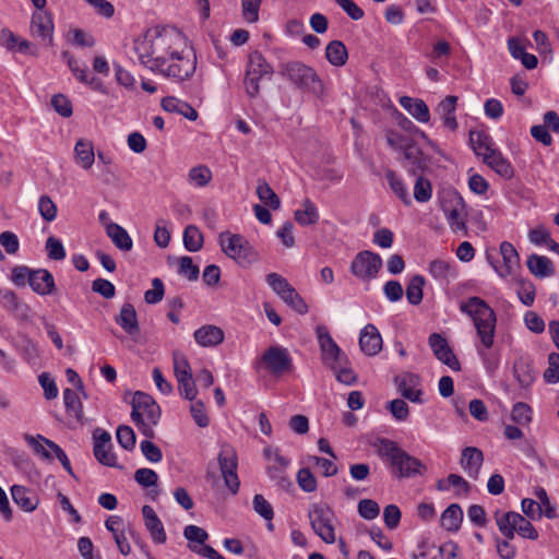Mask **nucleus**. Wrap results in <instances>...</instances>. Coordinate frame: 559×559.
Instances as JSON below:
<instances>
[{
  "mask_svg": "<svg viewBox=\"0 0 559 559\" xmlns=\"http://www.w3.org/2000/svg\"><path fill=\"white\" fill-rule=\"evenodd\" d=\"M132 51L141 66L175 82L190 80L197 70L195 51L176 28L146 31Z\"/></svg>",
  "mask_w": 559,
  "mask_h": 559,
  "instance_id": "nucleus-1",
  "label": "nucleus"
},
{
  "mask_svg": "<svg viewBox=\"0 0 559 559\" xmlns=\"http://www.w3.org/2000/svg\"><path fill=\"white\" fill-rule=\"evenodd\" d=\"M460 310L471 317L480 346H477V353L481 358L486 371L493 376L497 371L500 357L498 354L489 353L495 343L497 314L495 310L480 297L473 296L462 301Z\"/></svg>",
  "mask_w": 559,
  "mask_h": 559,
  "instance_id": "nucleus-2",
  "label": "nucleus"
},
{
  "mask_svg": "<svg viewBox=\"0 0 559 559\" xmlns=\"http://www.w3.org/2000/svg\"><path fill=\"white\" fill-rule=\"evenodd\" d=\"M379 455L389 461L392 475L399 479L421 476L427 471L420 460L408 454L395 441L389 439L380 440Z\"/></svg>",
  "mask_w": 559,
  "mask_h": 559,
  "instance_id": "nucleus-3",
  "label": "nucleus"
},
{
  "mask_svg": "<svg viewBox=\"0 0 559 559\" xmlns=\"http://www.w3.org/2000/svg\"><path fill=\"white\" fill-rule=\"evenodd\" d=\"M280 75L296 88L312 94L319 99L324 97V84L316 70L301 61H287L280 66Z\"/></svg>",
  "mask_w": 559,
  "mask_h": 559,
  "instance_id": "nucleus-4",
  "label": "nucleus"
},
{
  "mask_svg": "<svg viewBox=\"0 0 559 559\" xmlns=\"http://www.w3.org/2000/svg\"><path fill=\"white\" fill-rule=\"evenodd\" d=\"M495 520L500 533L508 539H513L515 533L522 538L531 540L538 538V532L532 525L531 520L518 512H501L497 510L495 512Z\"/></svg>",
  "mask_w": 559,
  "mask_h": 559,
  "instance_id": "nucleus-5",
  "label": "nucleus"
},
{
  "mask_svg": "<svg viewBox=\"0 0 559 559\" xmlns=\"http://www.w3.org/2000/svg\"><path fill=\"white\" fill-rule=\"evenodd\" d=\"M219 245L223 252L242 267H248L259 260L257 250L239 234L222 233Z\"/></svg>",
  "mask_w": 559,
  "mask_h": 559,
  "instance_id": "nucleus-6",
  "label": "nucleus"
},
{
  "mask_svg": "<svg viewBox=\"0 0 559 559\" xmlns=\"http://www.w3.org/2000/svg\"><path fill=\"white\" fill-rule=\"evenodd\" d=\"M333 510L325 503H312L308 509V519L313 533L326 544H334L335 527Z\"/></svg>",
  "mask_w": 559,
  "mask_h": 559,
  "instance_id": "nucleus-7",
  "label": "nucleus"
},
{
  "mask_svg": "<svg viewBox=\"0 0 559 559\" xmlns=\"http://www.w3.org/2000/svg\"><path fill=\"white\" fill-rule=\"evenodd\" d=\"M255 368H263L274 377H282L294 370L293 358L286 347H267L255 361Z\"/></svg>",
  "mask_w": 559,
  "mask_h": 559,
  "instance_id": "nucleus-8",
  "label": "nucleus"
},
{
  "mask_svg": "<svg viewBox=\"0 0 559 559\" xmlns=\"http://www.w3.org/2000/svg\"><path fill=\"white\" fill-rule=\"evenodd\" d=\"M274 70L266 61L265 57L258 50L252 51L248 57L243 85L246 93L250 98H255L260 94V80L264 76H271Z\"/></svg>",
  "mask_w": 559,
  "mask_h": 559,
  "instance_id": "nucleus-9",
  "label": "nucleus"
},
{
  "mask_svg": "<svg viewBox=\"0 0 559 559\" xmlns=\"http://www.w3.org/2000/svg\"><path fill=\"white\" fill-rule=\"evenodd\" d=\"M221 475L229 492L235 496L240 488V480L237 474L238 456L235 449L229 444H223L217 455Z\"/></svg>",
  "mask_w": 559,
  "mask_h": 559,
  "instance_id": "nucleus-10",
  "label": "nucleus"
},
{
  "mask_svg": "<svg viewBox=\"0 0 559 559\" xmlns=\"http://www.w3.org/2000/svg\"><path fill=\"white\" fill-rule=\"evenodd\" d=\"M318 343L321 350L322 361L332 370L347 364V356L332 338L325 325H318L316 329Z\"/></svg>",
  "mask_w": 559,
  "mask_h": 559,
  "instance_id": "nucleus-11",
  "label": "nucleus"
},
{
  "mask_svg": "<svg viewBox=\"0 0 559 559\" xmlns=\"http://www.w3.org/2000/svg\"><path fill=\"white\" fill-rule=\"evenodd\" d=\"M382 269V259L369 250L358 252L350 263V273L361 281L376 278Z\"/></svg>",
  "mask_w": 559,
  "mask_h": 559,
  "instance_id": "nucleus-12",
  "label": "nucleus"
},
{
  "mask_svg": "<svg viewBox=\"0 0 559 559\" xmlns=\"http://www.w3.org/2000/svg\"><path fill=\"white\" fill-rule=\"evenodd\" d=\"M442 210L452 231L466 235V205L463 198L457 193L450 194L442 202Z\"/></svg>",
  "mask_w": 559,
  "mask_h": 559,
  "instance_id": "nucleus-13",
  "label": "nucleus"
},
{
  "mask_svg": "<svg viewBox=\"0 0 559 559\" xmlns=\"http://www.w3.org/2000/svg\"><path fill=\"white\" fill-rule=\"evenodd\" d=\"M132 419H145L157 424L160 418V408L153 397L144 392L136 391L132 399Z\"/></svg>",
  "mask_w": 559,
  "mask_h": 559,
  "instance_id": "nucleus-14",
  "label": "nucleus"
},
{
  "mask_svg": "<svg viewBox=\"0 0 559 559\" xmlns=\"http://www.w3.org/2000/svg\"><path fill=\"white\" fill-rule=\"evenodd\" d=\"M94 448L93 453L95 459L105 466L116 467L117 457L112 452L111 437L110 435L100 429L96 428L93 432Z\"/></svg>",
  "mask_w": 559,
  "mask_h": 559,
  "instance_id": "nucleus-15",
  "label": "nucleus"
},
{
  "mask_svg": "<svg viewBox=\"0 0 559 559\" xmlns=\"http://www.w3.org/2000/svg\"><path fill=\"white\" fill-rule=\"evenodd\" d=\"M31 35L39 38L45 46H51L53 41V21L48 11H35L32 14Z\"/></svg>",
  "mask_w": 559,
  "mask_h": 559,
  "instance_id": "nucleus-16",
  "label": "nucleus"
},
{
  "mask_svg": "<svg viewBox=\"0 0 559 559\" xmlns=\"http://www.w3.org/2000/svg\"><path fill=\"white\" fill-rule=\"evenodd\" d=\"M428 343L437 359L447 365L453 371L461 370V364L449 346L445 337L439 333H432L428 338Z\"/></svg>",
  "mask_w": 559,
  "mask_h": 559,
  "instance_id": "nucleus-17",
  "label": "nucleus"
},
{
  "mask_svg": "<svg viewBox=\"0 0 559 559\" xmlns=\"http://www.w3.org/2000/svg\"><path fill=\"white\" fill-rule=\"evenodd\" d=\"M402 155V165L412 176L423 174L428 167V157L424 155L421 148L415 141L405 147Z\"/></svg>",
  "mask_w": 559,
  "mask_h": 559,
  "instance_id": "nucleus-18",
  "label": "nucleus"
},
{
  "mask_svg": "<svg viewBox=\"0 0 559 559\" xmlns=\"http://www.w3.org/2000/svg\"><path fill=\"white\" fill-rule=\"evenodd\" d=\"M500 254L503 262L499 265V269H497V274L502 278H507L513 275L520 267V255L514 246L508 241L500 243Z\"/></svg>",
  "mask_w": 559,
  "mask_h": 559,
  "instance_id": "nucleus-19",
  "label": "nucleus"
},
{
  "mask_svg": "<svg viewBox=\"0 0 559 559\" xmlns=\"http://www.w3.org/2000/svg\"><path fill=\"white\" fill-rule=\"evenodd\" d=\"M28 285L36 294L40 296H48L56 290L55 278L52 274L46 269L33 270Z\"/></svg>",
  "mask_w": 559,
  "mask_h": 559,
  "instance_id": "nucleus-20",
  "label": "nucleus"
},
{
  "mask_svg": "<svg viewBox=\"0 0 559 559\" xmlns=\"http://www.w3.org/2000/svg\"><path fill=\"white\" fill-rule=\"evenodd\" d=\"M142 515L144 519V525L148 531L151 538L156 544H164L167 539V535L164 525L156 512L151 506H143Z\"/></svg>",
  "mask_w": 559,
  "mask_h": 559,
  "instance_id": "nucleus-21",
  "label": "nucleus"
},
{
  "mask_svg": "<svg viewBox=\"0 0 559 559\" xmlns=\"http://www.w3.org/2000/svg\"><path fill=\"white\" fill-rule=\"evenodd\" d=\"M484 462L483 451L476 447H466L462 451L460 464L467 475L477 479Z\"/></svg>",
  "mask_w": 559,
  "mask_h": 559,
  "instance_id": "nucleus-22",
  "label": "nucleus"
},
{
  "mask_svg": "<svg viewBox=\"0 0 559 559\" xmlns=\"http://www.w3.org/2000/svg\"><path fill=\"white\" fill-rule=\"evenodd\" d=\"M359 346L362 353L374 356L382 349V337L373 324H367L360 332Z\"/></svg>",
  "mask_w": 559,
  "mask_h": 559,
  "instance_id": "nucleus-23",
  "label": "nucleus"
},
{
  "mask_svg": "<svg viewBox=\"0 0 559 559\" xmlns=\"http://www.w3.org/2000/svg\"><path fill=\"white\" fill-rule=\"evenodd\" d=\"M10 491L14 503L24 512H33L37 509L39 499L33 490L21 485H13Z\"/></svg>",
  "mask_w": 559,
  "mask_h": 559,
  "instance_id": "nucleus-24",
  "label": "nucleus"
},
{
  "mask_svg": "<svg viewBox=\"0 0 559 559\" xmlns=\"http://www.w3.org/2000/svg\"><path fill=\"white\" fill-rule=\"evenodd\" d=\"M116 323L129 335L133 336L140 332L138 314L132 304L122 305L119 314L115 319Z\"/></svg>",
  "mask_w": 559,
  "mask_h": 559,
  "instance_id": "nucleus-25",
  "label": "nucleus"
},
{
  "mask_svg": "<svg viewBox=\"0 0 559 559\" xmlns=\"http://www.w3.org/2000/svg\"><path fill=\"white\" fill-rule=\"evenodd\" d=\"M194 340L202 347H214L223 343L224 331L212 324H206L194 331Z\"/></svg>",
  "mask_w": 559,
  "mask_h": 559,
  "instance_id": "nucleus-26",
  "label": "nucleus"
},
{
  "mask_svg": "<svg viewBox=\"0 0 559 559\" xmlns=\"http://www.w3.org/2000/svg\"><path fill=\"white\" fill-rule=\"evenodd\" d=\"M457 97L454 95L447 96L438 105L437 112L440 115L443 126L451 131L457 129V121L455 118Z\"/></svg>",
  "mask_w": 559,
  "mask_h": 559,
  "instance_id": "nucleus-27",
  "label": "nucleus"
},
{
  "mask_svg": "<svg viewBox=\"0 0 559 559\" xmlns=\"http://www.w3.org/2000/svg\"><path fill=\"white\" fill-rule=\"evenodd\" d=\"M160 105L164 110L177 112L191 121L198 119V111L190 104L174 96L164 97Z\"/></svg>",
  "mask_w": 559,
  "mask_h": 559,
  "instance_id": "nucleus-28",
  "label": "nucleus"
},
{
  "mask_svg": "<svg viewBox=\"0 0 559 559\" xmlns=\"http://www.w3.org/2000/svg\"><path fill=\"white\" fill-rule=\"evenodd\" d=\"M484 163L504 179H511L514 175L511 163L498 150L485 156Z\"/></svg>",
  "mask_w": 559,
  "mask_h": 559,
  "instance_id": "nucleus-29",
  "label": "nucleus"
},
{
  "mask_svg": "<svg viewBox=\"0 0 559 559\" xmlns=\"http://www.w3.org/2000/svg\"><path fill=\"white\" fill-rule=\"evenodd\" d=\"M526 265L530 272L538 278L548 277L555 273L552 262L545 255L531 254L527 258Z\"/></svg>",
  "mask_w": 559,
  "mask_h": 559,
  "instance_id": "nucleus-30",
  "label": "nucleus"
},
{
  "mask_svg": "<svg viewBox=\"0 0 559 559\" xmlns=\"http://www.w3.org/2000/svg\"><path fill=\"white\" fill-rule=\"evenodd\" d=\"M106 234L111 239L114 245L121 251H130L133 247V241L128 231L117 223L106 224Z\"/></svg>",
  "mask_w": 559,
  "mask_h": 559,
  "instance_id": "nucleus-31",
  "label": "nucleus"
},
{
  "mask_svg": "<svg viewBox=\"0 0 559 559\" xmlns=\"http://www.w3.org/2000/svg\"><path fill=\"white\" fill-rule=\"evenodd\" d=\"M63 402L67 409V413L70 416H73L75 420L80 424L85 423L84 413H83V405L80 400V396L78 392H75L72 389H64L63 390Z\"/></svg>",
  "mask_w": 559,
  "mask_h": 559,
  "instance_id": "nucleus-32",
  "label": "nucleus"
},
{
  "mask_svg": "<svg viewBox=\"0 0 559 559\" xmlns=\"http://www.w3.org/2000/svg\"><path fill=\"white\" fill-rule=\"evenodd\" d=\"M469 142L474 153L485 160V156L491 155L496 148L492 147L491 139L483 131H472L469 133Z\"/></svg>",
  "mask_w": 559,
  "mask_h": 559,
  "instance_id": "nucleus-33",
  "label": "nucleus"
},
{
  "mask_svg": "<svg viewBox=\"0 0 559 559\" xmlns=\"http://www.w3.org/2000/svg\"><path fill=\"white\" fill-rule=\"evenodd\" d=\"M462 520V508L456 503H452L442 512L440 525L449 532H456L461 526Z\"/></svg>",
  "mask_w": 559,
  "mask_h": 559,
  "instance_id": "nucleus-34",
  "label": "nucleus"
},
{
  "mask_svg": "<svg viewBox=\"0 0 559 559\" xmlns=\"http://www.w3.org/2000/svg\"><path fill=\"white\" fill-rule=\"evenodd\" d=\"M76 163L84 169H90L95 160L93 143L87 140H79L74 146Z\"/></svg>",
  "mask_w": 559,
  "mask_h": 559,
  "instance_id": "nucleus-35",
  "label": "nucleus"
},
{
  "mask_svg": "<svg viewBox=\"0 0 559 559\" xmlns=\"http://www.w3.org/2000/svg\"><path fill=\"white\" fill-rule=\"evenodd\" d=\"M325 57L334 67H342L348 59L346 46L341 40H332L325 48Z\"/></svg>",
  "mask_w": 559,
  "mask_h": 559,
  "instance_id": "nucleus-36",
  "label": "nucleus"
},
{
  "mask_svg": "<svg viewBox=\"0 0 559 559\" xmlns=\"http://www.w3.org/2000/svg\"><path fill=\"white\" fill-rule=\"evenodd\" d=\"M304 210L294 213L295 221L301 226L314 225L319 221V212L314 203L306 199L302 202Z\"/></svg>",
  "mask_w": 559,
  "mask_h": 559,
  "instance_id": "nucleus-37",
  "label": "nucleus"
},
{
  "mask_svg": "<svg viewBox=\"0 0 559 559\" xmlns=\"http://www.w3.org/2000/svg\"><path fill=\"white\" fill-rule=\"evenodd\" d=\"M385 179L394 194L405 204L411 205L412 199L404 181L392 169L385 171Z\"/></svg>",
  "mask_w": 559,
  "mask_h": 559,
  "instance_id": "nucleus-38",
  "label": "nucleus"
},
{
  "mask_svg": "<svg viewBox=\"0 0 559 559\" xmlns=\"http://www.w3.org/2000/svg\"><path fill=\"white\" fill-rule=\"evenodd\" d=\"M513 374L521 388H528L535 380L533 367L524 359L514 362Z\"/></svg>",
  "mask_w": 559,
  "mask_h": 559,
  "instance_id": "nucleus-39",
  "label": "nucleus"
},
{
  "mask_svg": "<svg viewBox=\"0 0 559 559\" xmlns=\"http://www.w3.org/2000/svg\"><path fill=\"white\" fill-rule=\"evenodd\" d=\"M257 195L260 201L272 210H277L281 206V200L277 194L273 191L270 185L264 179L258 180Z\"/></svg>",
  "mask_w": 559,
  "mask_h": 559,
  "instance_id": "nucleus-40",
  "label": "nucleus"
},
{
  "mask_svg": "<svg viewBox=\"0 0 559 559\" xmlns=\"http://www.w3.org/2000/svg\"><path fill=\"white\" fill-rule=\"evenodd\" d=\"M425 286V277L423 275H414L406 287V299L413 305L417 306L423 300V287Z\"/></svg>",
  "mask_w": 559,
  "mask_h": 559,
  "instance_id": "nucleus-41",
  "label": "nucleus"
},
{
  "mask_svg": "<svg viewBox=\"0 0 559 559\" xmlns=\"http://www.w3.org/2000/svg\"><path fill=\"white\" fill-rule=\"evenodd\" d=\"M183 245L190 252L199 251L203 246V235L194 225H188L183 231Z\"/></svg>",
  "mask_w": 559,
  "mask_h": 559,
  "instance_id": "nucleus-42",
  "label": "nucleus"
},
{
  "mask_svg": "<svg viewBox=\"0 0 559 559\" xmlns=\"http://www.w3.org/2000/svg\"><path fill=\"white\" fill-rule=\"evenodd\" d=\"M454 263L441 259L432 260L429 263L428 271L436 280H447L449 276L454 275Z\"/></svg>",
  "mask_w": 559,
  "mask_h": 559,
  "instance_id": "nucleus-43",
  "label": "nucleus"
},
{
  "mask_svg": "<svg viewBox=\"0 0 559 559\" xmlns=\"http://www.w3.org/2000/svg\"><path fill=\"white\" fill-rule=\"evenodd\" d=\"M212 180V171L205 165L192 167L188 174V181L199 188L205 187Z\"/></svg>",
  "mask_w": 559,
  "mask_h": 559,
  "instance_id": "nucleus-44",
  "label": "nucleus"
},
{
  "mask_svg": "<svg viewBox=\"0 0 559 559\" xmlns=\"http://www.w3.org/2000/svg\"><path fill=\"white\" fill-rule=\"evenodd\" d=\"M416 182L414 186V198L417 202L425 203L431 199L432 187L431 182L424 178L421 174L415 176Z\"/></svg>",
  "mask_w": 559,
  "mask_h": 559,
  "instance_id": "nucleus-45",
  "label": "nucleus"
},
{
  "mask_svg": "<svg viewBox=\"0 0 559 559\" xmlns=\"http://www.w3.org/2000/svg\"><path fill=\"white\" fill-rule=\"evenodd\" d=\"M281 299L299 314H305L309 310L308 305L294 287H292Z\"/></svg>",
  "mask_w": 559,
  "mask_h": 559,
  "instance_id": "nucleus-46",
  "label": "nucleus"
},
{
  "mask_svg": "<svg viewBox=\"0 0 559 559\" xmlns=\"http://www.w3.org/2000/svg\"><path fill=\"white\" fill-rule=\"evenodd\" d=\"M265 281L280 298L293 287L289 282L278 273H269L265 276Z\"/></svg>",
  "mask_w": 559,
  "mask_h": 559,
  "instance_id": "nucleus-47",
  "label": "nucleus"
},
{
  "mask_svg": "<svg viewBox=\"0 0 559 559\" xmlns=\"http://www.w3.org/2000/svg\"><path fill=\"white\" fill-rule=\"evenodd\" d=\"M173 362H174V372L176 376V379H185L187 377H191V367L190 364L186 357L180 352H174L173 353Z\"/></svg>",
  "mask_w": 559,
  "mask_h": 559,
  "instance_id": "nucleus-48",
  "label": "nucleus"
},
{
  "mask_svg": "<svg viewBox=\"0 0 559 559\" xmlns=\"http://www.w3.org/2000/svg\"><path fill=\"white\" fill-rule=\"evenodd\" d=\"M39 440L44 441L46 447L51 450V452L55 454V456L59 460L63 468L74 477V473L71 466V463L66 454V452L53 441L38 435Z\"/></svg>",
  "mask_w": 559,
  "mask_h": 559,
  "instance_id": "nucleus-49",
  "label": "nucleus"
},
{
  "mask_svg": "<svg viewBox=\"0 0 559 559\" xmlns=\"http://www.w3.org/2000/svg\"><path fill=\"white\" fill-rule=\"evenodd\" d=\"M118 443L126 450L131 451L135 448V433L129 426L121 425L116 432Z\"/></svg>",
  "mask_w": 559,
  "mask_h": 559,
  "instance_id": "nucleus-50",
  "label": "nucleus"
},
{
  "mask_svg": "<svg viewBox=\"0 0 559 559\" xmlns=\"http://www.w3.org/2000/svg\"><path fill=\"white\" fill-rule=\"evenodd\" d=\"M358 514L365 520H374L380 514L379 504L372 499H362L358 502Z\"/></svg>",
  "mask_w": 559,
  "mask_h": 559,
  "instance_id": "nucleus-51",
  "label": "nucleus"
},
{
  "mask_svg": "<svg viewBox=\"0 0 559 559\" xmlns=\"http://www.w3.org/2000/svg\"><path fill=\"white\" fill-rule=\"evenodd\" d=\"M511 417L519 425H527L532 420V408L526 403L518 402L513 405Z\"/></svg>",
  "mask_w": 559,
  "mask_h": 559,
  "instance_id": "nucleus-52",
  "label": "nucleus"
},
{
  "mask_svg": "<svg viewBox=\"0 0 559 559\" xmlns=\"http://www.w3.org/2000/svg\"><path fill=\"white\" fill-rule=\"evenodd\" d=\"M38 212L46 222H52L57 217V205L48 195H41L38 200Z\"/></svg>",
  "mask_w": 559,
  "mask_h": 559,
  "instance_id": "nucleus-53",
  "label": "nucleus"
},
{
  "mask_svg": "<svg viewBox=\"0 0 559 559\" xmlns=\"http://www.w3.org/2000/svg\"><path fill=\"white\" fill-rule=\"evenodd\" d=\"M134 480L143 488H148L157 485L158 475L151 468H139L134 473Z\"/></svg>",
  "mask_w": 559,
  "mask_h": 559,
  "instance_id": "nucleus-54",
  "label": "nucleus"
},
{
  "mask_svg": "<svg viewBox=\"0 0 559 559\" xmlns=\"http://www.w3.org/2000/svg\"><path fill=\"white\" fill-rule=\"evenodd\" d=\"M253 510L264 520L271 521L274 516L273 507L271 503L260 493L253 497Z\"/></svg>",
  "mask_w": 559,
  "mask_h": 559,
  "instance_id": "nucleus-55",
  "label": "nucleus"
},
{
  "mask_svg": "<svg viewBox=\"0 0 559 559\" xmlns=\"http://www.w3.org/2000/svg\"><path fill=\"white\" fill-rule=\"evenodd\" d=\"M297 483L305 492H313L318 486L317 479L309 468L298 471Z\"/></svg>",
  "mask_w": 559,
  "mask_h": 559,
  "instance_id": "nucleus-56",
  "label": "nucleus"
},
{
  "mask_svg": "<svg viewBox=\"0 0 559 559\" xmlns=\"http://www.w3.org/2000/svg\"><path fill=\"white\" fill-rule=\"evenodd\" d=\"M179 273L189 281H195L199 277V266L193 263L191 257H182L179 260Z\"/></svg>",
  "mask_w": 559,
  "mask_h": 559,
  "instance_id": "nucleus-57",
  "label": "nucleus"
},
{
  "mask_svg": "<svg viewBox=\"0 0 559 559\" xmlns=\"http://www.w3.org/2000/svg\"><path fill=\"white\" fill-rule=\"evenodd\" d=\"M412 142H414L413 139H411L406 135H403L401 133L393 132V131H388V133H386L388 145L392 150L397 151L400 153H402L405 150V147H407Z\"/></svg>",
  "mask_w": 559,
  "mask_h": 559,
  "instance_id": "nucleus-58",
  "label": "nucleus"
},
{
  "mask_svg": "<svg viewBox=\"0 0 559 559\" xmlns=\"http://www.w3.org/2000/svg\"><path fill=\"white\" fill-rule=\"evenodd\" d=\"M46 250L48 258L55 261H61L66 258V249L62 242L52 236L46 241Z\"/></svg>",
  "mask_w": 559,
  "mask_h": 559,
  "instance_id": "nucleus-59",
  "label": "nucleus"
},
{
  "mask_svg": "<svg viewBox=\"0 0 559 559\" xmlns=\"http://www.w3.org/2000/svg\"><path fill=\"white\" fill-rule=\"evenodd\" d=\"M190 412L199 427H207L210 424L209 417L205 412L204 403L201 400L191 401Z\"/></svg>",
  "mask_w": 559,
  "mask_h": 559,
  "instance_id": "nucleus-60",
  "label": "nucleus"
},
{
  "mask_svg": "<svg viewBox=\"0 0 559 559\" xmlns=\"http://www.w3.org/2000/svg\"><path fill=\"white\" fill-rule=\"evenodd\" d=\"M544 380L547 383L559 382V354L551 353L548 356V368L544 372Z\"/></svg>",
  "mask_w": 559,
  "mask_h": 559,
  "instance_id": "nucleus-61",
  "label": "nucleus"
},
{
  "mask_svg": "<svg viewBox=\"0 0 559 559\" xmlns=\"http://www.w3.org/2000/svg\"><path fill=\"white\" fill-rule=\"evenodd\" d=\"M140 449L144 457L151 463H158L163 459L162 450L151 440L141 441Z\"/></svg>",
  "mask_w": 559,
  "mask_h": 559,
  "instance_id": "nucleus-62",
  "label": "nucleus"
},
{
  "mask_svg": "<svg viewBox=\"0 0 559 559\" xmlns=\"http://www.w3.org/2000/svg\"><path fill=\"white\" fill-rule=\"evenodd\" d=\"M308 463L318 466L324 477H331L337 474V466L331 460L320 456H309Z\"/></svg>",
  "mask_w": 559,
  "mask_h": 559,
  "instance_id": "nucleus-63",
  "label": "nucleus"
},
{
  "mask_svg": "<svg viewBox=\"0 0 559 559\" xmlns=\"http://www.w3.org/2000/svg\"><path fill=\"white\" fill-rule=\"evenodd\" d=\"M152 286H153L152 289H148L145 292L144 300H145V302H147L150 305H155L163 299L165 289H164L163 281L158 277H156L152 281Z\"/></svg>",
  "mask_w": 559,
  "mask_h": 559,
  "instance_id": "nucleus-64",
  "label": "nucleus"
}]
</instances>
